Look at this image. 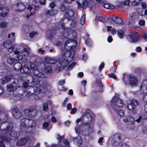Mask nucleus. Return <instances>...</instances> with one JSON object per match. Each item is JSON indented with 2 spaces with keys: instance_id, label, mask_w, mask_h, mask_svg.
Returning a JSON list of instances; mask_svg holds the SVG:
<instances>
[{
  "instance_id": "2",
  "label": "nucleus",
  "mask_w": 147,
  "mask_h": 147,
  "mask_svg": "<svg viewBox=\"0 0 147 147\" xmlns=\"http://www.w3.org/2000/svg\"><path fill=\"white\" fill-rule=\"evenodd\" d=\"M67 51L62 53L58 60L61 66L63 68L67 66L69 64V61H68L67 58L72 59L74 55V52H73L72 53L69 51Z\"/></svg>"
},
{
  "instance_id": "19",
  "label": "nucleus",
  "mask_w": 147,
  "mask_h": 147,
  "mask_svg": "<svg viewBox=\"0 0 147 147\" xmlns=\"http://www.w3.org/2000/svg\"><path fill=\"white\" fill-rule=\"evenodd\" d=\"M11 109L13 116L16 118H19L20 117V114L18 109L15 106L12 107Z\"/></svg>"
},
{
  "instance_id": "22",
  "label": "nucleus",
  "mask_w": 147,
  "mask_h": 147,
  "mask_svg": "<svg viewBox=\"0 0 147 147\" xmlns=\"http://www.w3.org/2000/svg\"><path fill=\"white\" fill-rule=\"evenodd\" d=\"M121 139V137L120 134H115L112 136V139L111 140V143L114 144L116 143L119 142V141Z\"/></svg>"
},
{
  "instance_id": "14",
  "label": "nucleus",
  "mask_w": 147,
  "mask_h": 147,
  "mask_svg": "<svg viewBox=\"0 0 147 147\" xmlns=\"http://www.w3.org/2000/svg\"><path fill=\"white\" fill-rule=\"evenodd\" d=\"M139 14H141L136 12H133L131 14V20L129 22L130 24L134 25L138 22L140 16Z\"/></svg>"
},
{
  "instance_id": "48",
  "label": "nucleus",
  "mask_w": 147,
  "mask_h": 147,
  "mask_svg": "<svg viewBox=\"0 0 147 147\" xmlns=\"http://www.w3.org/2000/svg\"><path fill=\"white\" fill-rule=\"evenodd\" d=\"M37 32L32 31L30 33L29 36L31 38L33 37L36 35H37Z\"/></svg>"
},
{
  "instance_id": "38",
  "label": "nucleus",
  "mask_w": 147,
  "mask_h": 147,
  "mask_svg": "<svg viewBox=\"0 0 147 147\" xmlns=\"http://www.w3.org/2000/svg\"><path fill=\"white\" fill-rule=\"evenodd\" d=\"M128 122L129 123L131 124H133L135 122V120L134 118L131 116H128Z\"/></svg>"
},
{
  "instance_id": "18",
  "label": "nucleus",
  "mask_w": 147,
  "mask_h": 147,
  "mask_svg": "<svg viewBox=\"0 0 147 147\" xmlns=\"http://www.w3.org/2000/svg\"><path fill=\"white\" fill-rule=\"evenodd\" d=\"M18 82V81L17 79L14 80V81H13V82L12 84H9L7 86V90L8 91L10 92H13L15 86L17 85Z\"/></svg>"
},
{
  "instance_id": "35",
  "label": "nucleus",
  "mask_w": 147,
  "mask_h": 147,
  "mask_svg": "<svg viewBox=\"0 0 147 147\" xmlns=\"http://www.w3.org/2000/svg\"><path fill=\"white\" fill-rule=\"evenodd\" d=\"M4 78L7 82H10L12 80L14 81V80L16 79H13V76L11 75H7L5 76Z\"/></svg>"
},
{
  "instance_id": "28",
  "label": "nucleus",
  "mask_w": 147,
  "mask_h": 147,
  "mask_svg": "<svg viewBox=\"0 0 147 147\" xmlns=\"http://www.w3.org/2000/svg\"><path fill=\"white\" fill-rule=\"evenodd\" d=\"M20 71L22 73H25L30 75L31 74V70L29 67L25 65L22 66L21 69Z\"/></svg>"
},
{
  "instance_id": "39",
  "label": "nucleus",
  "mask_w": 147,
  "mask_h": 147,
  "mask_svg": "<svg viewBox=\"0 0 147 147\" xmlns=\"http://www.w3.org/2000/svg\"><path fill=\"white\" fill-rule=\"evenodd\" d=\"M52 69L50 66H47L46 67L45 69V71L46 73H50L52 71Z\"/></svg>"
},
{
  "instance_id": "46",
  "label": "nucleus",
  "mask_w": 147,
  "mask_h": 147,
  "mask_svg": "<svg viewBox=\"0 0 147 147\" xmlns=\"http://www.w3.org/2000/svg\"><path fill=\"white\" fill-rule=\"evenodd\" d=\"M49 123L47 122H45L43 124V127L46 129L49 130L51 128L48 127Z\"/></svg>"
},
{
  "instance_id": "52",
  "label": "nucleus",
  "mask_w": 147,
  "mask_h": 147,
  "mask_svg": "<svg viewBox=\"0 0 147 147\" xmlns=\"http://www.w3.org/2000/svg\"><path fill=\"white\" fill-rule=\"evenodd\" d=\"M7 25V23L5 22H2L0 24V27H5Z\"/></svg>"
},
{
  "instance_id": "21",
  "label": "nucleus",
  "mask_w": 147,
  "mask_h": 147,
  "mask_svg": "<svg viewBox=\"0 0 147 147\" xmlns=\"http://www.w3.org/2000/svg\"><path fill=\"white\" fill-rule=\"evenodd\" d=\"M15 6L16 7V11H22L26 8L25 5L22 2L18 3Z\"/></svg>"
},
{
  "instance_id": "44",
  "label": "nucleus",
  "mask_w": 147,
  "mask_h": 147,
  "mask_svg": "<svg viewBox=\"0 0 147 147\" xmlns=\"http://www.w3.org/2000/svg\"><path fill=\"white\" fill-rule=\"evenodd\" d=\"M127 108L129 110H131L134 109L135 107L133 106L132 104L130 102V103L128 104L127 105Z\"/></svg>"
},
{
  "instance_id": "27",
  "label": "nucleus",
  "mask_w": 147,
  "mask_h": 147,
  "mask_svg": "<svg viewBox=\"0 0 147 147\" xmlns=\"http://www.w3.org/2000/svg\"><path fill=\"white\" fill-rule=\"evenodd\" d=\"M26 121H27V130L29 128L33 127H35L36 125V123L35 121L32 120L28 119Z\"/></svg>"
},
{
  "instance_id": "1",
  "label": "nucleus",
  "mask_w": 147,
  "mask_h": 147,
  "mask_svg": "<svg viewBox=\"0 0 147 147\" xmlns=\"http://www.w3.org/2000/svg\"><path fill=\"white\" fill-rule=\"evenodd\" d=\"M13 125L12 123H5L2 124L0 126V147H5L3 141L7 142L10 141V136L14 137L17 136L16 132L13 130Z\"/></svg>"
},
{
  "instance_id": "9",
  "label": "nucleus",
  "mask_w": 147,
  "mask_h": 147,
  "mask_svg": "<svg viewBox=\"0 0 147 147\" xmlns=\"http://www.w3.org/2000/svg\"><path fill=\"white\" fill-rule=\"evenodd\" d=\"M37 107L26 109L24 110V113L25 115L27 117L32 118L34 117L37 114V111L36 110Z\"/></svg>"
},
{
  "instance_id": "5",
  "label": "nucleus",
  "mask_w": 147,
  "mask_h": 147,
  "mask_svg": "<svg viewBox=\"0 0 147 147\" xmlns=\"http://www.w3.org/2000/svg\"><path fill=\"white\" fill-rule=\"evenodd\" d=\"M3 45L5 48L8 49V51L9 52L14 51V53L16 54L19 53V51H16L17 49L16 47V46L14 45L12 41L9 40L3 43Z\"/></svg>"
},
{
  "instance_id": "56",
  "label": "nucleus",
  "mask_w": 147,
  "mask_h": 147,
  "mask_svg": "<svg viewBox=\"0 0 147 147\" xmlns=\"http://www.w3.org/2000/svg\"><path fill=\"white\" fill-rule=\"evenodd\" d=\"M96 83L100 87L102 86V84L100 80H97L96 81Z\"/></svg>"
},
{
  "instance_id": "10",
  "label": "nucleus",
  "mask_w": 147,
  "mask_h": 147,
  "mask_svg": "<svg viewBox=\"0 0 147 147\" xmlns=\"http://www.w3.org/2000/svg\"><path fill=\"white\" fill-rule=\"evenodd\" d=\"M57 138L59 141L58 142L59 145L62 146L69 147V141L67 140L64 139L63 136H60L59 134H57Z\"/></svg>"
},
{
  "instance_id": "8",
  "label": "nucleus",
  "mask_w": 147,
  "mask_h": 147,
  "mask_svg": "<svg viewBox=\"0 0 147 147\" xmlns=\"http://www.w3.org/2000/svg\"><path fill=\"white\" fill-rule=\"evenodd\" d=\"M128 40L130 42H136L140 40L141 37L138 32H132L131 34L128 35L127 36Z\"/></svg>"
},
{
  "instance_id": "11",
  "label": "nucleus",
  "mask_w": 147,
  "mask_h": 147,
  "mask_svg": "<svg viewBox=\"0 0 147 147\" xmlns=\"http://www.w3.org/2000/svg\"><path fill=\"white\" fill-rule=\"evenodd\" d=\"M31 142L30 138L29 136H26L19 139L17 141V144L18 146H21L25 145L27 143H30Z\"/></svg>"
},
{
  "instance_id": "41",
  "label": "nucleus",
  "mask_w": 147,
  "mask_h": 147,
  "mask_svg": "<svg viewBox=\"0 0 147 147\" xmlns=\"http://www.w3.org/2000/svg\"><path fill=\"white\" fill-rule=\"evenodd\" d=\"M129 0H124L120 2V4L121 5H128L129 3Z\"/></svg>"
},
{
  "instance_id": "34",
  "label": "nucleus",
  "mask_w": 147,
  "mask_h": 147,
  "mask_svg": "<svg viewBox=\"0 0 147 147\" xmlns=\"http://www.w3.org/2000/svg\"><path fill=\"white\" fill-rule=\"evenodd\" d=\"M29 83H33V84L37 85L39 84V81L37 79H34L33 77H31V80H28Z\"/></svg>"
},
{
  "instance_id": "16",
  "label": "nucleus",
  "mask_w": 147,
  "mask_h": 147,
  "mask_svg": "<svg viewBox=\"0 0 147 147\" xmlns=\"http://www.w3.org/2000/svg\"><path fill=\"white\" fill-rule=\"evenodd\" d=\"M28 119L25 118L22 119L20 121V129L22 131L26 132L27 130V121L26 120Z\"/></svg>"
},
{
  "instance_id": "58",
  "label": "nucleus",
  "mask_w": 147,
  "mask_h": 147,
  "mask_svg": "<svg viewBox=\"0 0 147 147\" xmlns=\"http://www.w3.org/2000/svg\"><path fill=\"white\" fill-rule=\"evenodd\" d=\"M142 99L144 102L147 103V93L144 96H143Z\"/></svg>"
},
{
  "instance_id": "54",
  "label": "nucleus",
  "mask_w": 147,
  "mask_h": 147,
  "mask_svg": "<svg viewBox=\"0 0 147 147\" xmlns=\"http://www.w3.org/2000/svg\"><path fill=\"white\" fill-rule=\"evenodd\" d=\"M65 83V80H60L59 83L58 84L60 86H61L63 85Z\"/></svg>"
},
{
  "instance_id": "7",
  "label": "nucleus",
  "mask_w": 147,
  "mask_h": 147,
  "mask_svg": "<svg viewBox=\"0 0 147 147\" xmlns=\"http://www.w3.org/2000/svg\"><path fill=\"white\" fill-rule=\"evenodd\" d=\"M123 80L125 82V84L127 83H129L131 85H136L137 83V80L135 77L133 76H130L128 75L123 74Z\"/></svg>"
},
{
  "instance_id": "40",
  "label": "nucleus",
  "mask_w": 147,
  "mask_h": 147,
  "mask_svg": "<svg viewBox=\"0 0 147 147\" xmlns=\"http://www.w3.org/2000/svg\"><path fill=\"white\" fill-rule=\"evenodd\" d=\"M61 27L60 28V30H64V31L65 32H62V34L63 35H64V36H65V33H66V34L67 33V28H65L64 27V24H62L61 25Z\"/></svg>"
},
{
  "instance_id": "45",
  "label": "nucleus",
  "mask_w": 147,
  "mask_h": 147,
  "mask_svg": "<svg viewBox=\"0 0 147 147\" xmlns=\"http://www.w3.org/2000/svg\"><path fill=\"white\" fill-rule=\"evenodd\" d=\"M142 1V0H134V1L132 2V5H138L140 4Z\"/></svg>"
},
{
  "instance_id": "51",
  "label": "nucleus",
  "mask_w": 147,
  "mask_h": 147,
  "mask_svg": "<svg viewBox=\"0 0 147 147\" xmlns=\"http://www.w3.org/2000/svg\"><path fill=\"white\" fill-rule=\"evenodd\" d=\"M109 76L111 78H112L114 79H116L117 78V77L116 75H115L113 73H111L110 74H109Z\"/></svg>"
},
{
  "instance_id": "23",
  "label": "nucleus",
  "mask_w": 147,
  "mask_h": 147,
  "mask_svg": "<svg viewBox=\"0 0 147 147\" xmlns=\"http://www.w3.org/2000/svg\"><path fill=\"white\" fill-rule=\"evenodd\" d=\"M22 89V87L16 85L13 92V94L16 96H20L22 94L20 92Z\"/></svg>"
},
{
  "instance_id": "49",
  "label": "nucleus",
  "mask_w": 147,
  "mask_h": 147,
  "mask_svg": "<svg viewBox=\"0 0 147 147\" xmlns=\"http://www.w3.org/2000/svg\"><path fill=\"white\" fill-rule=\"evenodd\" d=\"M86 44L88 46H90L92 44V41L89 39H87L86 41Z\"/></svg>"
},
{
  "instance_id": "37",
  "label": "nucleus",
  "mask_w": 147,
  "mask_h": 147,
  "mask_svg": "<svg viewBox=\"0 0 147 147\" xmlns=\"http://www.w3.org/2000/svg\"><path fill=\"white\" fill-rule=\"evenodd\" d=\"M117 33L119 37L121 39L123 37L124 33L121 30H118L117 31Z\"/></svg>"
},
{
  "instance_id": "42",
  "label": "nucleus",
  "mask_w": 147,
  "mask_h": 147,
  "mask_svg": "<svg viewBox=\"0 0 147 147\" xmlns=\"http://www.w3.org/2000/svg\"><path fill=\"white\" fill-rule=\"evenodd\" d=\"M130 102L133 106H134L135 107V106L138 105V101L134 99L132 100Z\"/></svg>"
},
{
  "instance_id": "60",
  "label": "nucleus",
  "mask_w": 147,
  "mask_h": 147,
  "mask_svg": "<svg viewBox=\"0 0 147 147\" xmlns=\"http://www.w3.org/2000/svg\"><path fill=\"white\" fill-rule=\"evenodd\" d=\"M118 114L120 116H123L124 115V113L123 111L121 110H120L118 112Z\"/></svg>"
},
{
  "instance_id": "12",
  "label": "nucleus",
  "mask_w": 147,
  "mask_h": 147,
  "mask_svg": "<svg viewBox=\"0 0 147 147\" xmlns=\"http://www.w3.org/2000/svg\"><path fill=\"white\" fill-rule=\"evenodd\" d=\"M30 68L33 70L34 74L36 76L41 78L44 77V74L39 71L37 69V66L35 64H31Z\"/></svg>"
},
{
  "instance_id": "17",
  "label": "nucleus",
  "mask_w": 147,
  "mask_h": 147,
  "mask_svg": "<svg viewBox=\"0 0 147 147\" xmlns=\"http://www.w3.org/2000/svg\"><path fill=\"white\" fill-rule=\"evenodd\" d=\"M8 115L3 111H0V122L1 125L2 124H5L2 122H5L8 119Z\"/></svg>"
},
{
  "instance_id": "55",
  "label": "nucleus",
  "mask_w": 147,
  "mask_h": 147,
  "mask_svg": "<svg viewBox=\"0 0 147 147\" xmlns=\"http://www.w3.org/2000/svg\"><path fill=\"white\" fill-rule=\"evenodd\" d=\"M145 23V21L143 20H140L139 21L138 24L140 26L143 25Z\"/></svg>"
},
{
  "instance_id": "64",
  "label": "nucleus",
  "mask_w": 147,
  "mask_h": 147,
  "mask_svg": "<svg viewBox=\"0 0 147 147\" xmlns=\"http://www.w3.org/2000/svg\"><path fill=\"white\" fill-rule=\"evenodd\" d=\"M67 108L68 110H70L72 108V105L71 103L68 104L67 106Z\"/></svg>"
},
{
  "instance_id": "43",
  "label": "nucleus",
  "mask_w": 147,
  "mask_h": 147,
  "mask_svg": "<svg viewBox=\"0 0 147 147\" xmlns=\"http://www.w3.org/2000/svg\"><path fill=\"white\" fill-rule=\"evenodd\" d=\"M15 60V59L13 58H9L7 59V61L9 64H11L14 63Z\"/></svg>"
},
{
  "instance_id": "53",
  "label": "nucleus",
  "mask_w": 147,
  "mask_h": 147,
  "mask_svg": "<svg viewBox=\"0 0 147 147\" xmlns=\"http://www.w3.org/2000/svg\"><path fill=\"white\" fill-rule=\"evenodd\" d=\"M98 19L100 21L103 22H105L106 21L105 19L104 18L101 16H99L98 17Z\"/></svg>"
},
{
  "instance_id": "61",
  "label": "nucleus",
  "mask_w": 147,
  "mask_h": 147,
  "mask_svg": "<svg viewBox=\"0 0 147 147\" xmlns=\"http://www.w3.org/2000/svg\"><path fill=\"white\" fill-rule=\"evenodd\" d=\"M49 7L51 8H53L55 6V4L54 2H51L49 5Z\"/></svg>"
},
{
  "instance_id": "24",
  "label": "nucleus",
  "mask_w": 147,
  "mask_h": 147,
  "mask_svg": "<svg viewBox=\"0 0 147 147\" xmlns=\"http://www.w3.org/2000/svg\"><path fill=\"white\" fill-rule=\"evenodd\" d=\"M9 12V9L7 8L4 7H0V16L5 17Z\"/></svg>"
},
{
  "instance_id": "63",
  "label": "nucleus",
  "mask_w": 147,
  "mask_h": 147,
  "mask_svg": "<svg viewBox=\"0 0 147 147\" xmlns=\"http://www.w3.org/2000/svg\"><path fill=\"white\" fill-rule=\"evenodd\" d=\"M60 10L62 11H63L65 10V11L66 10L65 7L63 5H61L60 6Z\"/></svg>"
},
{
  "instance_id": "6",
  "label": "nucleus",
  "mask_w": 147,
  "mask_h": 147,
  "mask_svg": "<svg viewBox=\"0 0 147 147\" xmlns=\"http://www.w3.org/2000/svg\"><path fill=\"white\" fill-rule=\"evenodd\" d=\"M86 113L83 115L82 119L83 121L86 122V123L88 124V127L92 130V125L89 124V123L92 120V113L91 111L89 109H88L86 111Z\"/></svg>"
},
{
  "instance_id": "13",
  "label": "nucleus",
  "mask_w": 147,
  "mask_h": 147,
  "mask_svg": "<svg viewBox=\"0 0 147 147\" xmlns=\"http://www.w3.org/2000/svg\"><path fill=\"white\" fill-rule=\"evenodd\" d=\"M140 91L143 96L147 93V80H144L142 82L140 86Z\"/></svg>"
},
{
  "instance_id": "36",
  "label": "nucleus",
  "mask_w": 147,
  "mask_h": 147,
  "mask_svg": "<svg viewBox=\"0 0 147 147\" xmlns=\"http://www.w3.org/2000/svg\"><path fill=\"white\" fill-rule=\"evenodd\" d=\"M86 22V15L85 14H83L81 17L80 23L81 25H83Z\"/></svg>"
},
{
  "instance_id": "32",
  "label": "nucleus",
  "mask_w": 147,
  "mask_h": 147,
  "mask_svg": "<svg viewBox=\"0 0 147 147\" xmlns=\"http://www.w3.org/2000/svg\"><path fill=\"white\" fill-rule=\"evenodd\" d=\"M45 61L47 63L50 64H54L57 62L56 60L48 57L46 58Z\"/></svg>"
},
{
  "instance_id": "57",
  "label": "nucleus",
  "mask_w": 147,
  "mask_h": 147,
  "mask_svg": "<svg viewBox=\"0 0 147 147\" xmlns=\"http://www.w3.org/2000/svg\"><path fill=\"white\" fill-rule=\"evenodd\" d=\"M76 64V63L75 62H74L72 63L71 65H70L68 67L67 69L68 70L71 69Z\"/></svg>"
},
{
  "instance_id": "31",
  "label": "nucleus",
  "mask_w": 147,
  "mask_h": 147,
  "mask_svg": "<svg viewBox=\"0 0 147 147\" xmlns=\"http://www.w3.org/2000/svg\"><path fill=\"white\" fill-rule=\"evenodd\" d=\"M106 2L105 3H103L102 5L101 6H103L105 8L109 9H113L114 8V7L112 5L109 3H107Z\"/></svg>"
},
{
  "instance_id": "29",
  "label": "nucleus",
  "mask_w": 147,
  "mask_h": 147,
  "mask_svg": "<svg viewBox=\"0 0 147 147\" xmlns=\"http://www.w3.org/2000/svg\"><path fill=\"white\" fill-rule=\"evenodd\" d=\"M57 13V11L55 10L51 9L49 10H46L45 12V14L47 16H53L56 14Z\"/></svg>"
},
{
  "instance_id": "33",
  "label": "nucleus",
  "mask_w": 147,
  "mask_h": 147,
  "mask_svg": "<svg viewBox=\"0 0 147 147\" xmlns=\"http://www.w3.org/2000/svg\"><path fill=\"white\" fill-rule=\"evenodd\" d=\"M22 66V64L19 62H17L15 63L13 65L14 69L16 71L21 70Z\"/></svg>"
},
{
  "instance_id": "50",
  "label": "nucleus",
  "mask_w": 147,
  "mask_h": 147,
  "mask_svg": "<svg viewBox=\"0 0 147 147\" xmlns=\"http://www.w3.org/2000/svg\"><path fill=\"white\" fill-rule=\"evenodd\" d=\"M29 3L32 5H36V0H28Z\"/></svg>"
},
{
  "instance_id": "62",
  "label": "nucleus",
  "mask_w": 147,
  "mask_h": 147,
  "mask_svg": "<svg viewBox=\"0 0 147 147\" xmlns=\"http://www.w3.org/2000/svg\"><path fill=\"white\" fill-rule=\"evenodd\" d=\"M65 3H71L74 0H63Z\"/></svg>"
},
{
  "instance_id": "30",
  "label": "nucleus",
  "mask_w": 147,
  "mask_h": 147,
  "mask_svg": "<svg viewBox=\"0 0 147 147\" xmlns=\"http://www.w3.org/2000/svg\"><path fill=\"white\" fill-rule=\"evenodd\" d=\"M65 15L70 17H73L74 14V12L71 9H67L65 10Z\"/></svg>"
},
{
  "instance_id": "3",
  "label": "nucleus",
  "mask_w": 147,
  "mask_h": 147,
  "mask_svg": "<svg viewBox=\"0 0 147 147\" xmlns=\"http://www.w3.org/2000/svg\"><path fill=\"white\" fill-rule=\"evenodd\" d=\"M123 105L122 101L117 97H114L111 101V105L115 111H118L119 108L122 107Z\"/></svg>"
},
{
  "instance_id": "26",
  "label": "nucleus",
  "mask_w": 147,
  "mask_h": 147,
  "mask_svg": "<svg viewBox=\"0 0 147 147\" xmlns=\"http://www.w3.org/2000/svg\"><path fill=\"white\" fill-rule=\"evenodd\" d=\"M29 53V51L27 48H24V51L22 52V55H18L17 56V58L16 59V61H18L21 60L22 58V55H28Z\"/></svg>"
},
{
  "instance_id": "4",
  "label": "nucleus",
  "mask_w": 147,
  "mask_h": 147,
  "mask_svg": "<svg viewBox=\"0 0 147 147\" xmlns=\"http://www.w3.org/2000/svg\"><path fill=\"white\" fill-rule=\"evenodd\" d=\"M77 45V42L75 40L69 39L67 40L65 43V48L67 51H71L74 52V49Z\"/></svg>"
},
{
  "instance_id": "20",
  "label": "nucleus",
  "mask_w": 147,
  "mask_h": 147,
  "mask_svg": "<svg viewBox=\"0 0 147 147\" xmlns=\"http://www.w3.org/2000/svg\"><path fill=\"white\" fill-rule=\"evenodd\" d=\"M93 4V2L91 0L88 1L87 0H83L82 4H80L82 7L84 9L87 8L88 7H91Z\"/></svg>"
},
{
  "instance_id": "47",
  "label": "nucleus",
  "mask_w": 147,
  "mask_h": 147,
  "mask_svg": "<svg viewBox=\"0 0 147 147\" xmlns=\"http://www.w3.org/2000/svg\"><path fill=\"white\" fill-rule=\"evenodd\" d=\"M42 106L43 110L44 111H48V104L47 103H44L43 105Z\"/></svg>"
},
{
  "instance_id": "59",
  "label": "nucleus",
  "mask_w": 147,
  "mask_h": 147,
  "mask_svg": "<svg viewBox=\"0 0 147 147\" xmlns=\"http://www.w3.org/2000/svg\"><path fill=\"white\" fill-rule=\"evenodd\" d=\"M22 85L23 87L25 88H27L28 87H29L28 84L26 82H24L23 83Z\"/></svg>"
},
{
  "instance_id": "15",
  "label": "nucleus",
  "mask_w": 147,
  "mask_h": 147,
  "mask_svg": "<svg viewBox=\"0 0 147 147\" xmlns=\"http://www.w3.org/2000/svg\"><path fill=\"white\" fill-rule=\"evenodd\" d=\"M29 91L27 92V93L29 94H32L35 93H38L41 92L40 89H39V88L36 86H30L28 88Z\"/></svg>"
},
{
  "instance_id": "25",
  "label": "nucleus",
  "mask_w": 147,
  "mask_h": 147,
  "mask_svg": "<svg viewBox=\"0 0 147 147\" xmlns=\"http://www.w3.org/2000/svg\"><path fill=\"white\" fill-rule=\"evenodd\" d=\"M111 19L118 24L121 25L123 22V20L122 19L115 16H112L111 17Z\"/></svg>"
}]
</instances>
